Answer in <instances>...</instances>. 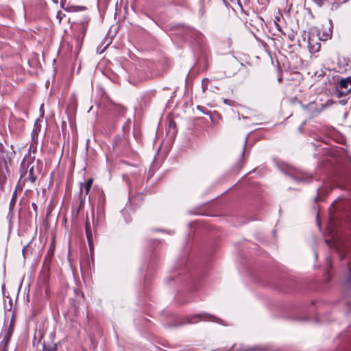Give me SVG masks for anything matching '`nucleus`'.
<instances>
[{"label": "nucleus", "instance_id": "obj_21", "mask_svg": "<svg viewBox=\"0 0 351 351\" xmlns=\"http://www.w3.org/2000/svg\"><path fill=\"white\" fill-rule=\"evenodd\" d=\"M32 207L33 210L35 212L36 216H37V214H38L37 209H38V208H37L36 204L34 203V202L32 203Z\"/></svg>", "mask_w": 351, "mask_h": 351}, {"label": "nucleus", "instance_id": "obj_29", "mask_svg": "<svg viewBox=\"0 0 351 351\" xmlns=\"http://www.w3.org/2000/svg\"><path fill=\"white\" fill-rule=\"evenodd\" d=\"M246 142H247V139H245V143H244V145H243V152H242V154H243V153H244V149H245V147Z\"/></svg>", "mask_w": 351, "mask_h": 351}, {"label": "nucleus", "instance_id": "obj_24", "mask_svg": "<svg viewBox=\"0 0 351 351\" xmlns=\"http://www.w3.org/2000/svg\"><path fill=\"white\" fill-rule=\"evenodd\" d=\"M276 27L277 28V29L283 35H286L285 32H284L282 29H281V27L277 23H276Z\"/></svg>", "mask_w": 351, "mask_h": 351}, {"label": "nucleus", "instance_id": "obj_6", "mask_svg": "<svg viewBox=\"0 0 351 351\" xmlns=\"http://www.w3.org/2000/svg\"><path fill=\"white\" fill-rule=\"evenodd\" d=\"M13 333V328L10 326V327L5 330V335L3 336L2 341L4 342V350L7 351V346L10 340V338Z\"/></svg>", "mask_w": 351, "mask_h": 351}, {"label": "nucleus", "instance_id": "obj_4", "mask_svg": "<svg viewBox=\"0 0 351 351\" xmlns=\"http://www.w3.org/2000/svg\"><path fill=\"white\" fill-rule=\"evenodd\" d=\"M197 318H200L201 319H203V320H211L213 322H217V320H219V319L215 317L214 316H213L210 314L204 313V314H199V315H193V316L189 317L187 322L189 324L195 323L197 321H193V319H197Z\"/></svg>", "mask_w": 351, "mask_h": 351}, {"label": "nucleus", "instance_id": "obj_30", "mask_svg": "<svg viewBox=\"0 0 351 351\" xmlns=\"http://www.w3.org/2000/svg\"><path fill=\"white\" fill-rule=\"evenodd\" d=\"M317 3L318 4V5H319V7H321V6L322 5V3H321V1H320V0H318V1H317Z\"/></svg>", "mask_w": 351, "mask_h": 351}, {"label": "nucleus", "instance_id": "obj_27", "mask_svg": "<svg viewBox=\"0 0 351 351\" xmlns=\"http://www.w3.org/2000/svg\"><path fill=\"white\" fill-rule=\"evenodd\" d=\"M288 37L290 39V40H293L294 38H295L293 33H291V34H289Z\"/></svg>", "mask_w": 351, "mask_h": 351}, {"label": "nucleus", "instance_id": "obj_22", "mask_svg": "<svg viewBox=\"0 0 351 351\" xmlns=\"http://www.w3.org/2000/svg\"><path fill=\"white\" fill-rule=\"evenodd\" d=\"M348 269H349L350 274L347 277L346 281H347V282L350 283L351 282V268L349 267Z\"/></svg>", "mask_w": 351, "mask_h": 351}, {"label": "nucleus", "instance_id": "obj_19", "mask_svg": "<svg viewBox=\"0 0 351 351\" xmlns=\"http://www.w3.org/2000/svg\"><path fill=\"white\" fill-rule=\"evenodd\" d=\"M64 16V13H62L61 11L58 12L56 18L58 19L60 23Z\"/></svg>", "mask_w": 351, "mask_h": 351}, {"label": "nucleus", "instance_id": "obj_13", "mask_svg": "<svg viewBox=\"0 0 351 351\" xmlns=\"http://www.w3.org/2000/svg\"><path fill=\"white\" fill-rule=\"evenodd\" d=\"M324 190L322 187H318L317 189V195L315 197V202H317L322 199V195L324 194Z\"/></svg>", "mask_w": 351, "mask_h": 351}, {"label": "nucleus", "instance_id": "obj_32", "mask_svg": "<svg viewBox=\"0 0 351 351\" xmlns=\"http://www.w3.org/2000/svg\"><path fill=\"white\" fill-rule=\"evenodd\" d=\"M315 257L317 258V254L316 252H315Z\"/></svg>", "mask_w": 351, "mask_h": 351}, {"label": "nucleus", "instance_id": "obj_15", "mask_svg": "<svg viewBox=\"0 0 351 351\" xmlns=\"http://www.w3.org/2000/svg\"><path fill=\"white\" fill-rule=\"evenodd\" d=\"M171 3L175 5L178 6H184L186 5V0H171Z\"/></svg>", "mask_w": 351, "mask_h": 351}, {"label": "nucleus", "instance_id": "obj_10", "mask_svg": "<svg viewBox=\"0 0 351 351\" xmlns=\"http://www.w3.org/2000/svg\"><path fill=\"white\" fill-rule=\"evenodd\" d=\"M42 351H57V345L52 342L50 343H46L44 342L43 343Z\"/></svg>", "mask_w": 351, "mask_h": 351}, {"label": "nucleus", "instance_id": "obj_2", "mask_svg": "<svg viewBox=\"0 0 351 351\" xmlns=\"http://www.w3.org/2000/svg\"><path fill=\"white\" fill-rule=\"evenodd\" d=\"M30 150H31V149H29L28 153L25 155L22 162L21 163V178L23 176H24L25 175H26L29 167H31V166H34L33 163L35 160V156H32V154H30Z\"/></svg>", "mask_w": 351, "mask_h": 351}, {"label": "nucleus", "instance_id": "obj_16", "mask_svg": "<svg viewBox=\"0 0 351 351\" xmlns=\"http://www.w3.org/2000/svg\"><path fill=\"white\" fill-rule=\"evenodd\" d=\"M209 82H210V80L208 79H207V78H204L202 80V89H203L204 92L207 88Z\"/></svg>", "mask_w": 351, "mask_h": 351}, {"label": "nucleus", "instance_id": "obj_26", "mask_svg": "<svg viewBox=\"0 0 351 351\" xmlns=\"http://www.w3.org/2000/svg\"><path fill=\"white\" fill-rule=\"evenodd\" d=\"M223 102L226 104H228V105H231L232 101L229 100V99H223Z\"/></svg>", "mask_w": 351, "mask_h": 351}, {"label": "nucleus", "instance_id": "obj_28", "mask_svg": "<svg viewBox=\"0 0 351 351\" xmlns=\"http://www.w3.org/2000/svg\"><path fill=\"white\" fill-rule=\"evenodd\" d=\"M339 256L341 259H343L345 258V255L343 253H340Z\"/></svg>", "mask_w": 351, "mask_h": 351}, {"label": "nucleus", "instance_id": "obj_34", "mask_svg": "<svg viewBox=\"0 0 351 351\" xmlns=\"http://www.w3.org/2000/svg\"><path fill=\"white\" fill-rule=\"evenodd\" d=\"M9 162H11V158H8Z\"/></svg>", "mask_w": 351, "mask_h": 351}, {"label": "nucleus", "instance_id": "obj_3", "mask_svg": "<svg viewBox=\"0 0 351 351\" xmlns=\"http://www.w3.org/2000/svg\"><path fill=\"white\" fill-rule=\"evenodd\" d=\"M58 3L59 0H52ZM61 7L67 12H80L86 10L85 6L74 5L70 3H66V0H60Z\"/></svg>", "mask_w": 351, "mask_h": 351}, {"label": "nucleus", "instance_id": "obj_35", "mask_svg": "<svg viewBox=\"0 0 351 351\" xmlns=\"http://www.w3.org/2000/svg\"><path fill=\"white\" fill-rule=\"evenodd\" d=\"M350 189H351V186H350Z\"/></svg>", "mask_w": 351, "mask_h": 351}, {"label": "nucleus", "instance_id": "obj_33", "mask_svg": "<svg viewBox=\"0 0 351 351\" xmlns=\"http://www.w3.org/2000/svg\"><path fill=\"white\" fill-rule=\"evenodd\" d=\"M247 351H254V349H250L249 350Z\"/></svg>", "mask_w": 351, "mask_h": 351}, {"label": "nucleus", "instance_id": "obj_20", "mask_svg": "<svg viewBox=\"0 0 351 351\" xmlns=\"http://www.w3.org/2000/svg\"><path fill=\"white\" fill-rule=\"evenodd\" d=\"M237 73V69H233L232 71H225V73L228 75V76H230L232 75H234L235 73Z\"/></svg>", "mask_w": 351, "mask_h": 351}, {"label": "nucleus", "instance_id": "obj_18", "mask_svg": "<svg viewBox=\"0 0 351 351\" xmlns=\"http://www.w3.org/2000/svg\"><path fill=\"white\" fill-rule=\"evenodd\" d=\"M330 38V34H323L322 36H319V39L321 40H327Z\"/></svg>", "mask_w": 351, "mask_h": 351}, {"label": "nucleus", "instance_id": "obj_14", "mask_svg": "<svg viewBox=\"0 0 351 351\" xmlns=\"http://www.w3.org/2000/svg\"><path fill=\"white\" fill-rule=\"evenodd\" d=\"M93 179L92 178H88V180L85 183V191L86 194L87 195L89 193L90 189L93 184Z\"/></svg>", "mask_w": 351, "mask_h": 351}, {"label": "nucleus", "instance_id": "obj_7", "mask_svg": "<svg viewBox=\"0 0 351 351\" xmlns=\"http://www.w3.org/2000/svg\"><path fill=\"white\" fill-rule=\"evenodd\" d=\"M39 131H40V129L38 128V127L35 126L32 132V143L30 145L29 149L33 148L34 152L36 149V145H37V142H38V136Z\"/></svg>", "mask_w": 351, "mask_h": 351}, {"label": "nucleus", "instance_id": "obj_31", "mask_svg": "<svg viewBox=\"0 0 351 351\" xmlns=\"http://www.w3.org/2000/svg\"><path fill=\"white\" fill-rule=\"evenodd\" d=\"M3 189V186H0V191Z\"/></svg>", "mask_w": 351, "mask_h": 351}, {"label": "nucleus", "instance_id": "obj_1", "mask_svg": "<svg viewBox=\"0 0 351 351\" xmlns=\"http://www.w3.org/2000/svg\"><path fill=\"white\" fill-rule=\"evenodd\" d=\"M337 90L339 97L350 93L351 91V77L341 79L338 82Z\"/></svg>", "mask_w": 351, "mask_h": 351}, {"label": "nucleus", "instance_id": "obj_9", "mask_svg": "<svg viewBox=\"0 0 351 351\" xmlns=\"http://www.w3.org/2000/svg\"><path fill=\"white\" fill-rule=\"evenodd\" d=\"M313 39L311 37L308 38V47L311 52H317L320 50L321 45L319 43H313Z\"/></svg>", "mask_w": 351, "mask_h": 351}, {"label": "nucleus", "instance_id": "obj_12", "mask_svg": "<svg viewBox=\"0 0 351 351\" xmlns=\"http://www.w3.org/2000/svg\"><path fill=\"white\" fill-rule=\"evenodd\" d=\"M28 169L29 173L27 179H28L32 183H34L37 179V177L34 175V166H31V167H29Z\"/></svg>", "mask_w": 351, "mask_h": 351}, {"label": "nucleus", "instance_id": "obj_11", "mask_svg": "<svg viewBox=\"0 0 351 351\" xmlns=\"http://www.w3.org/2000/svg\"><path fill=\"white\" fill-rule=\"evenodd\" d=\"M16 199H17V193H16V190H15L14 192L12 193V198L10 202V206H9L10 212H12L14 210L16 203Z\"/></svg>", "mask_w": 351, "mask_h": 351}, {"label": "nucleus", "instance_id": "obj_23", "mask_svg": "<svg viewBox=\"0 0 351 351\" xmlns=\"http://www.w3.org/2000/svg\"><path fill=\"white\" fill-rule=\"evenodd\" d=\"M130 120H128V121L127 124H125V125L123 127V130H129V129H130Z\"/></svg>", "mask_w": 351, "mask_h": 351}, {"label": "nucleus", "instance_id": "obj_8", "mask_svg": "<svg viewBox=\"0 0 351 351\" xmlns=\"http://www.w3.org/2000/svg\"><path fill=\"white\" fill-rule=\"evenodd\" d=\"M293 180L296 182H308L312 180L311 176L307 175L306 173H300L297 175L291 176Z\"/></svg>", "mask_w": 351, "mask_h": 351}, {"label": "nucleus", "instance_id": "obj_5", "mask_svg": "<svg viewBox=\"0 0 351 351\" xmlns=\"http://www.w3.org/2000/svg\"><path fill=\"white\" fill-rule=\"evenodd\" d=\"M85 230H86V238H87V241L88 243L90 250H92V249L93 247V236L90 225L88 221L86 222Z\"/></svg>", "mask_w": 351, "mask_h": 351}, {"label": "nucleus", "instance_id": "obj_25", "mask_svg": "<svg viewBox=\"0 0 351 351\" xmlns=\"http://www.w3.org/2000/svg\"><path fill=\"white\" fill-rule=\"evenodd\" d=\"M3 165L5 167H7L8 162L4 158H3L1 160H0V165Z\"/></svg>", "mask_w": 351, "mask_h": 351}, {"label": "nucleus", "instance_id": "obj_17", "mask_svg": "<svg viewBox=\"0 0 351 351\" xmlns=\"http://www.w3.org/2000/svg\"><path fill=\"white\" fill-rule=\"evenodd\" d=\"M197 108L199 111L202 112L204 114H209L210 116V112L208 111L205 107L201 106H197Z\"/></svg>", "mask_w": 351, "mask_h": 351}]
</instances>
